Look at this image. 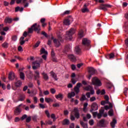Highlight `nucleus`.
Returning <instances> with one entry per match:
<instances>
[{
	"label": "nucleus",
	"mask_w": 128,
	"mask_h": 128,
	"mask_svg": "<svg viewBox=\"0 0 128 128\" xmlns=\"http://www.w3.org/2000/svg\"><path fill=\"white\" fill-rule=\"evenodd\" d=\"M41 34L44 36L46 38H48V41L47 42V44L48 46H50L52 43V40H53V42L55 44V46L56 48H58L60 46L61 44L60 42H64V39L61 36H58V39L54 38V37L52 36V35H48V34L44 31H42V32H41Z\"/></svg>",
	"instance_id": "1"
},
{
	"label": "nucleus",
	"mask_w": 128,
	"mask_h": 128,
	"mask_svg": "<svg viewBox=\"0 0 128 128\" xmlns=\"http://www.w3.org/2000/svg\"><path fill=\"white\" fill-rule=\"evenodd\" d=\"M41 30L40 26L38 24L36 23L34 24L30 28H28V32H25L24 34V36L26 38L28 35V34H32L34 31L37 32V34H40V31Z\"/></svg>",
	"instance_id": "2"
},
{
	"label": "nucleus",
	"mask_w": 128,
	"mask_h": 128,
	"mask_svg": "<svg viewBox=\"0 0 128 128\" xmlns=\"http://www.w3.org/2000/svg\"><path fill=\"white\" fill-rule=\"evenodd\" d=\"M82 44L86 50H88L90 48V40L86 38H84L82 40Z\"/></svg>",
	"instance_id": "3"
},
{
	"label": "nucleus",
	"mask_w": 128,
	"mask_h": 128,
	"mask_svg": "<svg viewBox=\"0 0 128 128\" xmlns=\"http://www.w3.org/2000/svg\"><path fill=\"white\" fill-rule=\"evenodd\" d=\"M76 32V30L74 28H70L69 31L66 32V39L72 40V35Z\"/></svg>",
	"instance_id": "4"
},
{
	"label": "nucleus",
	"mask_w": 128,
	"mask_h": 128,
	"mask_svg": "<svg viewBox=\"0 0 128 128\" xmlns=\"http://www.w3.org/2000/svg\"><path fill=\"white\" fill-rule=\"evenodd\" d=\"M112 6V5L108 4H102L99 6L98 9L100 10H102L104 12H106L108 11V8H110Z\"/></svg>",
	"instance_id": "5"
},
{
	"label": "nucleus",
	"mask_w": 128,
	"mask_h": 128,
	"mask_svg": "<svg viewBox=\"0 0 128 128\" xmlns=\"http://www.w3.org/2000/svg\"><path fill=\"white\" fill-rule=\"evenodd\" d=\"M92 84L97 86H100L102 83L100 80L96 77H94L92 78Z\"/></svg>",
	"instance_id": "6"
},
{
	"label": "nucleus",
	"mask_w": 128,
	"mask_h": 128,
	"mask_svg": "<svg viewBox=\"0 0 128 128\" xmlns=\"http://www.w3.org/2000/svg\"><path fill=\"white\" fill-rule=\"evenodd\" d=\"M88 78L90 80L92 76L96 74V70L94 69L93 68H88Z\"/></svg>",
	"instance_id": "7"
},
{
	"label": "nucleus",
	"mask_w": 128,
	"mask_h": 128,
	"mask_svg": "<svg viewBox=\"0 0 128 128\" xmlns=\"http://www.w3.org/2000/svg\"><path fill=\"white\" fill-rule=\"evenodd\" d=\"M82 86L80 82H78L74 88V90L76 94H79L80 92V88Z\"/></svg>",
	"instance_id": "8"
},
{
	"label": "nucleus",
	"mask_w": 128,
	"mask_h": 128,
	"mask_svg": "<svg viewBox=\"0 0 128 128\" xmlns=\"http://www.w3.org/2000/svg\"><path fill=\"white\" fill-rule=\"evenodd\" d=\"M22 106V104H20L18 107H16V109L14 111L16 116H18L22 112V108H20Z\"/></svg>",
	"instance_id": "9"
},
{
	"label": "nucleus",
	"mask_w": 128,
	"mask_h": 128,
	"mask_svg": "<svg viewBox=\"0 0 128 128\" xmlns=\"http://www.w3.org/2000/svg\"><path fill=\"white\" fill-rule=\"evenodd\" d=\"M92 109L90 110V112L92 114L93 111H96L98 110V104L96 102H93L92 104Z\"/></svg>",
	"instance_id": "10"
},
{
	"label": "nucleus",
	"mask_w": 128,
	"mask_h": 128,
	"mask_svg": "<svg viewBox=\"0 0 128 128\" xmlns=\"http://www.w3.org/2000/svg\"><path fill=\"white\" fill-rule=\"evenodd\" d=\"M74 112V116H75L76 118L77 119L80 118V112H79V110L78 108H74L73 111Z\"/></svg>",
	"instance_id": "11"
},
{
	"label": "nucleus",
	"mask_w": 128,
	"mask_h": 128,
	"mask_svg": "<svg viewBox=\"0 0 128 128\" xmlns=\"http://www.w3.org/2000/svg\"><path fill=\"white\" fill-rule=\"evenodd\" d=\"M40 63L38 61H35L32 62V68L34 70H37L38 68L40 67Z\"/></svg>",
	"instance_id": "12"
},
{
	"label": "nucleus",
	"mask_w": 128,
	"mask_h": 128,
	"mask_svg": "<svg viewBox=\"0 0 128 128\" xmlns=\"http://www.w3.org/2000/svg\"><path fill=\"white\" fill-rule=\"evenodd\" d=\"M92 115L94 118H96V116L98 119H100L102 116V114H100V113H98V112H92Z\"/></svg>",
	"instance_id": "13"
},
{
	"label": "nucleus",
	"mask_w": 128,
	"mask_h": 128,
	"mask_svg": "<svg viewBox=\"0 0 128 128\" xmlns=\"http://www.w3.org/2000/svg\"><path fill=\"white\" fill-rule=\"evenodd\" d=\"M14 86L16 88H19L22 86V82L20 80H18L14 82Z\"/></svg>",
	"instance_id": "14"
},
{
	"label": "nucleus",
	"mask_w": 128,
	"mask_h": 128,
	"mask_svg": "<svg viewBox=\"0 0 128 128\" xmlns=\"http://www.w3.org/2000/svg\"><path fill=\"white\" fill-rule=\"evenodd\" d=\"M40 78V72L38 70H35V75L34 76V79L35 80H38Z\"/></svg>",
	"instance_id": "15"
},
{
	"label": "nucleus",
	"mask_w": 128,
	"mask_h": 128,
	"mask_svg": "<svg viewBox=\"0 0 128 128\" xmlns=\"http://www.w3.org/2000/svg\"><path fill=\"white\" fill-rule=\"evenodd\" d=\"M15 78V76L14 73H12V72H10L8 75V79L9 80H14Z\"/></svg>",
	"instance_id": "16"
},
{
	"label": "nucleus",
	"mask_w": 128,
	"mask_h": 128,
	"mask_svg": "<svg viewBox=\"0 0 128 128\" xmlns=\"http://www.w3.org/2000/svg\"><path fill=\"white\" fill-rule=\"evenodd\" d=\"M68 58L72 62H75L76 60V57L74 54L68 55Z\"/></svg>",
	"instance_id": "17"
},
{
	"label": "nucleus",
	"mask_w": 128,
	"mask_h": 128,
	"mask_svg": "<svg viewBox=\"0 0 128 128\" xmlns=\"http://www.w3.org/2000/svg\"><path fill=\"white\" fill-rule=\"evenodd\" d=\"M76 96V94L74 92H72L68 94V98H72V97H74Z\"/></svg>",
	"instance_id": "18"
},
{
	"label": "nucleus",
	"mask_w": 128,
	"mask_h": 128,
	"mask_svg": "<svg viewBox=\"0 0 128 128\" xmlns=\"http://www.w3.org/2000/svg\"><path fill=\"white\" fill-rule=\"evenodd\" d=\"M26 76L28 79L32 80V77H33V74H32V72L30 71V72H28Z\"/></svg>",
	"instance_id": "19"
},
{
	"label": "nucleus",
	"mask_w": 128,
	"mask_h": 128,
	"mask_svg": "<svg viewBox=\"0 0 128 128\" xmlns=\"http://www.w3.org/2000/svg\"><path fill=\"white\" fill-rule=\"evenodd\" d=\"M52 77L56 81H57L58 80V78H57L56 74L54 72H50Z\"/></svg>",
	"instance_id": "20"
},
{
	"label": "nucleus",
	"mask_w": 128,
	"mask_h": 128,
	"mask_svg": "<svg viewBox=\"0 0 128 128\" xmlns=\"http://www.w3.org/2000/svg\"><path fill=\"white\" fill-rule=\"evenodd\" d=\"M114 58V54L113 53L106 56V58L108 60H111L112 58Z\"/></svg>",
	"instance_id": "21"
},
{
	"label": "nucleus",
	"mask_w": 128,
	"mask_h": 128,
	"mask_svg": "<svg viewBox=\"0 0 128 128\" xmlns=\"http://www.w3.org/2000/svg\"><path fill=\"white\" fill-rule=\"evenodd\" d=\"M3 26H4L3 24H0V32L2 30V28H3V30L5 32H7L9 30V28L8 27H6L4 28H3Z\"/></svg>",
	"instance_id": "22"
},
{
	"label": "nucleus",
	"mask_w": 128,
	"mask_h": 128,
	"mask_svg": "<svg viewBox=\"0 0 128 128\" xmlns=\"http://www.w3.org/2000/svg\"><path fill=\"white\" fill-rule=\"evenodd\" d=\"M55 97L57 100L60 98L62 100L63 98V94H58L56 95Z\"/></svg>",
	"instance_id": "23"
},
{
	"label": "nucleus",
	"mask_w": 128,
	"mask_h": 128,
	"mask_svg": "<svg viewBox=\"0 0 128 128\" xmlns=\"http://www.w3.org/2000/svg\"><path fill=\"white\" fill-rule=\"evenodd\" d=\"M117 121L116 120L114 119L112 122L110 123V125L112 127V128H114L116 124Z\"/></svg>",
	"instance_id": "24"
},
{
	"label": "nucleus",
	"mask_w": 128,
	"mask_h": 128,
	"mask_svg": "<svg viewBox=\"0 0 128 128\" xmlns=\"http://www.w3.org/2000/svg\"><path fill=\"white\" fill-rule=\"evenodd\" d=\"M42 75H43V78L45 80H48L49 79L48 75L45 72L42 73Z\"/></svg>",
	"instance_id": "25"
},
{
	"label": "nucleus",
	"mask_w": 128,
	"mask_h": 128,
	"mask_svg": "<svg viewBox=\"0 0 128 128\" xmlns=\"http://www.w3.org/2000/svg\"><path fill=\"white\" fill-rule=\"evenodd\" d=\"M70 124V120L68 119H64L62 122L63 125H68Z\"/></svg>",
	"instance_id": "26"
},
{
	"label": "nucleus",
	"mask_w": 128,
	"mask_h": 128,
	"mask_svg": "<svg viewBox=\"0 0 128 128\" xmlns=\"http://www.w3.org/2000/svg\"><path fill=\"white\" fill-rule=\"evenodd\" d=\"M92 86L90 85L86 86L84 88V90L86 91H90V90H92Z\"/></svg>",
	"instance_id": "27"
},
{
	"label": "nucleus",
	"mask_w": 128,
	"mask_h": 128,
	"mask_svg": "<svg viewBox=\"0 0 128 128\" xmlns=\"http://www.w3.org/2000/svg\"><path fill=\"white\" fill-rule=\"evenodd\" d=\"M80 124L83 128H88V124H84L82 121L80 122Z\"/></svg>",
	"instance_id": "28"
},
{
	"label": "nucleus",
	"mask_w": 128,
	"mask_h": 128,
	"mask_svg": "<svg viewBox=\"0 0 128 128\" xmlns=\"http://www.w3.org/2000/svg\"><path fill=\"white\" fill-rule=\"evenodd\" d=\"M25 100V95L20 94L19 98V101L23 102Z\"/></svg>",
	"instance_id": "29"
},
{
	"label": "nucleus",
	"mask_w": 128,
	"mask_h": 128,
	"mask_svg": "<svg viewBox=\"0 0 128 128\" xmlns=\"http://www.w3.org/2000/svg\"><path fill=\"white\" fill-rule=\"evenodd\" d=\"M20 78L22 80H24V78H25V75H24V73L23 72H20Z\"/></svg>",
	"instance_id": "30"
},
{
	"label": "nucleus",
	"mask_w": 128,
	"mask_h": 128,
	"mask_svg": "<svg viewBox=\"0 0 128 128\" xmlns=\"http://www.w3.org/2000/svg\"><path fill=\"white\" fill-rule=\"evenodd\" d=\"M75 50L76 54H79L81 52L80 48L78 46L76 47Z\"/></svg>",
	"instance_id": "31"
},
{
	"label": "nucleus",
	"mask_w": 128,
	"mask_h": 128,
	"mask_svg": "<svg viewBox=\"0 0 128 128\" xmlns=\"http://www.w3.org/2000/svg\"><path fill=\"white\" fill-rule=\"evenodd\" d=\"M4 20L6 24V23L10 24L12 22V19L9 18H6Z\"/></svg>",
	"instance_id": "32"
},
{
	"label": "nucleus",
	"mask_w": 128,
	"mask_h": 128,
	"mask_svg": "<svg viewBox=\"0 0 128 128\" xmlns=\"http://www.w3.org/2000/svg\"><path fill=\"white\" fill-rule=\"evenodd\" d=\"M100 125L101 127H105L104 120H100Z\"/></svg>",
	"instance_id": "33"
},
{
	"label": "nucleus",
	"mask_w": 128,
	"mask_h": 128,
	"mask_svg": "<svg viewBox=\"0 0 128 128\" xmlns=\"http://www.w3.org/2000/svg\"><path fill=\"white\" fill-rule=\"evenodd\" d=\"M64 24L66 26H68L70 24V20L68 19L64 20Z\"/></svg>",
	"instance_id": "34"
},
{
	"label": "nucleus",
	"mask_w": 128,
	"mask_h": 128,
	"mask_svg": "<svg viewBox=\"0 0 128 128\" xmlns=\"http://www.w3.org/2000/svg\"><path fill=\"white\" fill-rule=\"evenodd\" d=\"M44 101L47 103H49L50 102H52L53 100L51 98H45Z\"/></svg>",
	"instance_id": "35"
},
{
	"label": "nucleus",
	"mask_w": 128,
	"mask_h": 128,
	"mask_svg": "<svg viewBox=\"0 0 128 128\" xmlns=\"http://www.w3.org/2000/svg\"><path fill=\"white\" fill-rule=\"evenodd\" d=\"M86 100V95L82 94V97L80 98V101L82 102Z\"/></svg>",
	"instance_id": "36"
},
{
	"label": "nucleus",
	"mask_w": 128,
	"mask_h": 128,
	"mask_svg": "<svg viewBox=\"0 0 128 128\" xmlns=\"http://www.w3.org/2000/svg\"><path fill=\"white\" fill-rule=\"evenodd\" d=\"M70 10H66L64 11L63 13H62L61 16H65L66 14H70Z\"/></svg>",
	"instance_id": "37"
},
{
	"label": "nucleus",
	"mask_w": 128,
	"mask_h": 128,
	"mask_svg": "<svg viewBox=\"0 0 128 128\" xmlns=\"http://www.w3.org/2000/svg\"><path fill=\"white\" fill-rule=\"evenodd\" d=\"M78 34H79V37H80V38L84 37V31L82 30H80Z\"/></svg>",
	"instance_id": "38"
},
{
	"label": "nucleus",
	"mask_w": 128,
	"mask_h": 128,
	"mask_svg": "<svg viewBox=\"0 0 128 128\" xmlns=\"http://www.w3.org/2000/svg\"><path fill=\"white\" fill-rule=\"evenodd\" d=\"M88 102H86L84 104V108H83V110L84 112H86V108L88 107Z\"/></svg>",
	"instance_id": "39"
},
{
	"label": "nucleus",
	"mask_w": 128,
	"mask_h": 128,
	"mask_svg": "<svg viewBox=\"0 0 128 128\" xmlns=\"http://www.w3.org/2000/svg\"><path fill=\"white\" fill-rule=\"evenodd\" d=\"M114 115V112L112 109H110V111H108V116H112Z\"/></svg>",
	"instance_id": "40"
},
{
	"label": "nucleus",
	"mask_w": 128,
	"mask_h": 128,
	"mask_svg": "<svg viewBox=\"0 0 128 128\" xmlns=\"http://www.w3.org/2000/svg\"><path fill=\"white\" fill-rule=\"evenodd\" d=\"M66 52H68L70 50V45H66L64 48Z\"/></svg>",
	"instance_id": "41"
},
{
	"label": "nucleus",
	"mask_w": 128,
	"mask_h": 128,
	"mask_svg": "<svg viewBox=\"0 0 128 128\" xmlns=\"http://www.w3.org/2000/svg\"><path fill=\"white\" fill-rule=\"evenodd\" d=\"M82 11L83 13L84 12H90V10L88 9V8H83V9L82 10Z\"/></svg>",
	"instance_id": "42"
},
{
	"label": "nucleus",
	"mask_w": 128,
	"mask_h": 128,
	"mask_svg": "<svg viewBox=\"0 0 128 128\" xmlns=\"http://www.w3.org/2000/svg\"><path fill=\"white\" fill-rule=\"evenodd\" d=\"M128 91V88H124V94L126 96H127Z\"/></svg>",
	"instance_id": "43"
},
{
	"label": "nucleus",
	"mask_w": 128,
	"mask_h": 128,
	"mask_svg": "<svg viewBox=\"0 0 128 128\" xmlns=\"http://www.w3.org/2000/svg\"><path fill=\"white\" fill-rule=\"evenodd\" d=\"M41 54H48V52L46 51L44 48H41Z\"/></svg>",
	"instance_id": "44"
},
{
	"label": "nucleus",
	"mask_w": 128,
	"mask_h": 128,
	"mask_svg": "<svg viewBox=\"0 0 128 128\" xmlns=\"http://www.w3.org/2000/svg\"><path fill=\"white\" fill-rule=\"evenodd\" d=\"M71 68L72 70H75L76 69V66L75 64H72L71 65Z\"/></svg>",
	"instance_id": "45"
},
{
	"label": "nucleus",
	"mask_w": 128,
	"mask_h": 128,
	"mask_svg": "<svg viewBox=\"0 0 128 128\" xmlns=\"http://www.w3.org/2000/svg\"><path fill=\"white\" fill-rule=\"evenodd\" d=\"M104 98L106 100V102H108L109 103V97L108 95H105L104 96Z\"/></svg>",
	"instance_id": "46"
},
{
	"label": "nucleus",
	"mask_w": 128,
	"mask_h": 128,
	"mask_svg": "<svg viewBox=\"0 0 128 128\" xmlns=\"http://www.w3.org/2000/svg\"><path fill=\"white\" fill-rule=\"evenodd\" d=\"M44 112L48 118H50V114L48 110H45Z\"/></svg>",
	"instance_id": "47"
},
{
	"label": "nucleus",
	"mask_w": 128,
	"mask_h": 128,
	"mask_svg": "<svg viewBox=\"0 0 128 128\" xmlns=\"http://www.w3.org/2000/svg\"><path fill=\"white\" fill-rule=\"evenodd\" d=\"M109 104L108 102H107L105 100H102L101 102V105L102 106H104L106 104Z\"/></svg>",
	"instance_id": "48"
},
{
	"label": "nucleus",
	"mask_w": 128,
	"mask_h": 128,
	"mask_svg": "<svg viewBox=\"0 0 128 128\" xmlns=\"http://www.w3.org/2000/svg\"><path fill=\"white\" fill-rule=\"evenodd\" d=\"M104 109H100V110H99V114H100L102 116L104 114Z\"/></svg>",
	"instance_id": "49"
},
{
	"label": "nucleus",
	"mask_w": 128,
	"mask_h": 128,
	"mask_svg": "<svg viewBox=\"0 0 128 128\" xmlns=\"http://www.w3.org/2000/svg\"><path fill=\"white\" fill-rule=\"evenodd\" d=\"M40 44V41L37 42H36V44H35V45H34V48L38 47Z\"/></svg>",
	"instance_id": "50"
},
{
	"label": "nucleus",
	"mask_w": 128,
	"mask_h": 128,
	"mask_svg": "<svg viewBox=\"0 0 128 128\" xmlns=\"http://www.w3.org/2000/svg\"><path fill=\"white\" fill-rule=\"evenodd\" d=\"M55 55H56V54L54 52V50H52V52H51V56H52V58H54V57L56 56Z\"/></svg>",
	"instance_id": "51"
},
{
	"label": "nucleus",
	"mask_w": 128,
	"mask_h": 128,
	"mask_svg": "<svg viewBox=\"0 0 128 128\" xmlns=\"http://www.w3.org/2000/svg\"><path fill=\"white\" fill-rule=\"evenodd\" d=\"M32 119L33 121L36 122L37 120V116H36V115H34V116H33L32 117Z\"/></svg>",
	"instance_id": "52"
},
{
	"label": "nucleus",
	"mask_w": 128,
	"mask_h": 128,
	"mask_svg": "<svg viewBox=\"0 0 128 128\" xmlns=\"http://www.w3.org/2000/svg\"><path fill=\"white\" fill-rule=\"evenodd\" d=\"M96 100V98L94 96H92L90 98V102H92Z\"/></svg>",
	"instance_id": "53"
},
{
	"label": "nucleus",
	"mask_w": 128,
	"mask_h": 128,
	"mask_svg": "<svg viewBox=\"0 0 128 128\" xmlns=\"http://www.w3.org/2000/svg\"><path fill=\"white\" fill-rule=\"evenodd\" d=\"M31 120H32V118H31V116H29V117H28V118H26V122L28 123V122H30L31 121Z\"/></svg>",
	"instance_id": "54"
},
{
	"label": "nucleus",
	"mask_w": 128,
	"mask_h": 128,
	"mask_svg": "<svg viewBox=\"0 0 128 128\" xmlns=\"http://www.w3.org/2000/svg\"><path fill=\"white\" fill-rule=\"evenodd\" d=\"M52 62H58L57 58L54 57H52Z\"/></svg>",
	"instance_id": "55"
},
{
	"label": "nucleus",
	"mask_w": 128,
	"mask_h": 128,
	"mask_svg": "<svg viewBox=\"0 0 128 128\" xmlns=\"http://www.w3.org/2000/svg\"><path fill=\"white\" fill-rule=\"evenodd\" d=\"M2 46L5 48H7L8 47V44L7 42H4L2 44Z\"/></svg>",
	"instance_id": "56"
},
{
	"label": "nucleus",
	"mask_w": 128,
	"mask_h": 128,
	"mask_svg": "<svg viewBox=\"0 0 128 128\" xmlns=\"http://www.w3.org/2000/svg\"><path fill=\"white\" fill-rule=\"evenodd\" d=\"M28 118V116L26 115V114H24V115H23V116L22 117L21 120H23L24 119L26 118Z\"/></svg>",
	"instance_id": "57"
},
{
	"label": "nucleus",
	"mask_w": 128,
	"mask_h": 128,
	"mask_svg": "<svg viewBox=\"0 0 128 128\" xmlns=\"http://www.w3.org/2000/svg\"><path fill=\"white\" fill-rule=\"evenodd\" d=\"M64 116H67L69 112L68 111V110H64Z\"/></svg>",
	"instance_id": "58"
},
{
	"label": "nucleus",
	"mask_w": 128,
	"mask_h": 128,
	"mask_svg": "<svg viewBox=\"0 0 128 128\" xmlns=\"http://www.w3.org/2000/svg\"><path fill=\"white\" fill-rule=\"evenodd\" d=\"M76 119V117L74 116V115H72V114H71L70 115V120H74Z\"/></svg>",
	"instance_id": "59"
},
{
	"label": "nucleus",
	"mask_w": 128,
	"mask_h": 128,
	"mask_svg": "<svg viewBox=\"0 0 128 128\" xmlns=\"http://www.w3.org/2000/svg\"><path fill=\"white\" fill-rule=\"evenodd\" d=\"M89 124L90 126H93L94 124V120H91L89 121Z\"/></svg>",
	"instance_id": "60"
},
{
	"label": "nucleus",
	"mask_w": 128,
	"mask_h": 128,
	"mask_svg": "<svg viewBox=\"0 0 128 128\" xmlns=\"http://www.w3.org/2000/svg\"><path fill=\"white\" fill-rule=\"evenodd\" d=\"M39 106L41 108H44L46 107L44 106V104H39Z\"/></svg>",
	"instance_id": "61"
},
{
	"label": "nucleus",
	"mask_w": 128,
	"mask_h": 128,
	"mask_svg": "<svg viewBox=\"0 0 128 128\" xmlns=\"http://www.w3.org/2000/svg\"><path fill=\"white\" fill-rule=\"evenodd\" d=\"M4 6H8L9 4V2L6 1H4Z\"/></svg>",
	"instance_id": "62"
},
{
	"label": "nucleus",
	"mask_w": 128,
	"mask_h": 128,
	"mask_svg": "<svg viewBox=\"0 0 128 128\" xmlns=\"http://www.w3.org/2000/svg\"><path fill=\"white\" fill-rule=\"evenodd\" d=\"M17 40V36H14L12 37V40L14 41H16Z\"/></svg>",
	"instance_id": "63"
},
{
	"label": "nucleus",
	"mask_w": 128,
	"mask_h": 128,
	"mask_svg": "<svg viewBox=\"0 0 128 128\" xmlns=\"http://www.w3.org/2000/svg\"><path fill=\"white\" fill-rule=\"evenodd\" d=\"M20 120V119L19 118L16 117V118H15L14 122H18Z\"/></svg>",
	"instance_id": "64"
}]
</instances>
